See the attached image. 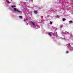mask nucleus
I'll list each match as a JSON object with an SVG mask.
<instances>
[{
  "label": "nucleus",
  "instance_id": "nucleus-1",
  "mask_svg": "<svg viewBox=\"0 0 73 73\" xmlns=\"http://www.w3.org/2000/svg\"><path fill=\"white\" fill-rule=\"evenodd\" d=\"M14 11H15V12H19V13H21V11H19L18 9H16V8H15L14 9Z\"/></svg>",
  "mask_w": 73,
  "mask_h": 73
},
{
  "label": "nucleus",
  "instance_id": "nucleus-2",
  "mask_svg": "<svg viewBox=\"0 0 73 73\" xmlns=\"http://www.w3.org/2000/svg\"><path fill=\"white\" fill-rule=\"evenodd\" d=\"M64 34H68V32L65 31L64 33Z\"/></svg>",
  "mask_w": 73,
  "mask_h": 73
},
{
  "label": "nucleus",
  "instance_id": "nucleus-3",
  "mask_svg": "<svg viewBox=\"0 0 73 73\" xmlns=\"http://www.w3.org/2000/svg\"><path fill=\"white\" fill-rule=\"evenodd\" d=\"M34 12L35 13V14H37V11H36L35 10Z\"/></svg>",
  "mask_w": 73,
  "mask_h": 73
},
{
  "label": "nucleus",
  "instance_id": "nucleus-4",
  "mask_svg": "<svg viewBox=\"0 0 73 73\" xmlns=\"http://www.w3.org/2000/svg\"><path fill=\"white\" fill-rule=\"evenodd\" d=\"M48 35H49V36H52V34H50V33H49L48 34Z\"/></svg>",
  "mask_w": 73,
  "mask_h": 73
},
{
  "label": "nucleus",
  "instance_id": "nucleus-5",
  "mask_svg": "<svg viewBox=\"0 0 73 73\" xmlns=\"http://www.w3.org/2000/svg\"><path fill=\"white\" fill-rule=\"evenodd\" d=\"M55 34H54V35L55 36H56V35H57V33L56 32H55Z\"/></svg>",
  "mask_w": 73,
  "mask_h": 73
},
{
  "label": "nucleus",
  "instance_id": "nucleus-6",
  "mask_svg": "<svg viewBox=\"0 0 73 73\" xmlns=\"http://www.w3.org/2000/svg\"><path fill=\"white\" fill-rule=\"evenodd\" d=\"M72 21H69V23H72Z\"/></svg>",
  "mask_w": 73,
  "mask_h": 73
},
{
  "label": "nucleus",
  "instance_id": "nucleus-7",
  "mask_svg": "<svg viewBox=\"0 0 73 73\" xmlns=\"http://www.w3.org/2000/svg\"><path fill=\"white\" fill-rule=\"evenodd\" d=\"M70 50H73V48L72 47H71V49H70Z\"/></svg>",
  "mask_w": 73,
  "mask_h": 73
},
{
  "label": "nucleus",
  "instance_id": "nucleus-8",
  "mask_svg": "<svg viewBox=\"0 0 73 73\" xmlns=\"http://www.w3.org/2000/svg\"><path fill=\"white\" fill-rule=\"evenodd\" d=\"M31 23H32V24H33V25H35V23H34L32 22H31Z\"/></svg>",
  "mask_w": 73,
  "mask_h": 73
},
{
  "label": "nucleus",
  "instance_id": "nucleus-9",
  "mask_svg": "<svg viewBox=\"0 0 73 73\" xmlns=\"http://www.w3.org/2000/svg\"><path fill=\"white\" fill-rule=\"evenodd\" d=\"M16 6H12L11 7L12 8H14V7H15Z\"/></svg>",
  "mask_w": 73,
  "mask_h": 73
},
{
  "label": "nucleus",
  "instance_id": "nucleus-10",
  "mask_svg": "<svg viewBox=\"0 0 73 73\" xmlns=\"http://www.w3.org/2000/svg\"><path fill=\"white\" fill-rule=\"evenodd\" d=\"M19 17L21 19L22 18V17H21V16H19Z\"/></svg>",
  "mask_w": 73,
  "mask_h": 73
},
{
  "label": "nucleus",
  "instance_id": "nucleus-11",
  "mask_svg": "<svg viewBox=\"0 0 73 73\" xmlns=\"http://www.w3.org/2000/svg\"><path fill=\"white\" fill-rule=\"evenodd\" d=\"M69 46H70V44H69L68 45V47H69Z\"/></svg>",
  "mask_w": 73,
  "mask_h": 73
},
{
  "label": "nucleus",
  "instance_id": "nucleus-12",
  "mask_svg": "<svg viewBox=\"0 0 73 73\" xmlns=\"http://www.w3.org/2000/svg\"><path fill=\"white\" fill-rule=\"evenodd\" d=\"M65 19L64 18H63V21H65Z\"/></svg>",
  "mask_w": 73,
  "mask_h": 73
},
{
  "label": "nucleus",
  "instance_id": "nucleus-13",
  "mask_svg": "<svg viewBox=\"0 0 73 73\" xmlns=\"http://www.w3.org/2000/svg\"><path fill=\"white\" fill-rule=\"evenodd\" d=\"M50 24H51V25H52V22H50Z\"/></svg>",
  "mask_w": 73,
  "mask_h": 73
},
{
  "label": "nucleus",
  "instance_id": "nucleus-14",
  "mask_svg": "<svg viewBox=\"0 0 73 73\" xmlns=\"http://www.w3.org/2000/svg\"><path fill=\"white\" fill-rule=\"evenodd\" d=\"M8 3H9H9H11V2H7Z\"/></svg>",
  "mask_w": 73,
  "mask_h": 73
},
{
  "label": "nucleus",
  "instance_id": "nucleus-15",
  "mask_svg": "<svg viewBox=\"0 0 73 73\" xmlns=\"http://www.w3.org/2000/svg\"><path fill=\"white\" fill-rule=\"evenodd\" d=\"M60 28H62V25H61V26H60Z\"/></svg>",
  "mask_w": 73,
  "mask_h": 73
},
{
  "label": "nucleus",
  "instance_id": "nucleus-16",
  "mask_svg": "<svg viewBox=\"0 0 73 73\" xmlns=\"http://www.w3.org/2000/svg\"><path fill=\"white\" fill-rule=\"evenodd\" d=\"M24 22L25 21V19H24Z\"/></svg>",
  "mask_w": 73,
  "mask_h": 73
},
{
  "label": "nucleus",
  "instance_id": "nucleus-17",
  "mask_svg": "<svg viewBox=\"0 0 73 73\" xmlns=\"http://www.w3.org/2000/svg\"><path fill=\"white\" fill-rule=\"evenodd\" d=\"M26 20H28V19L27 18H26Z\"/></svg>",
  "mask_w": 73,
  "mask_h": 73
},
{
  "label": "nucleus",
  "instance_id": "nucleus-18",
  "mask_svg": "<svg viewBox=\"0 0 73 73\" xmlns=\"http://www.w3.org/2000/svg\"><path fill=\"white\" fill-rule=\"evenodd\" d=\"M66 53H68V51H66Z\"/></svg>",
  "mask_w": 73,
  "mask_h": 73
},
{
  "label": "nucleus",
  "instance_id": "nucleus-19",
  "mask_svg": "<svg viewBox=\"0 0 73 73\" xmlns=\"http://www.w3.org/2000/svg\"><path fill=\"white\" fill-rule=\"evenodd\" d=\"M57 17H58V15H57Z\"/></svg>",
  "mask_w": 73,
  "mask_h": 73
}]
</instances>
